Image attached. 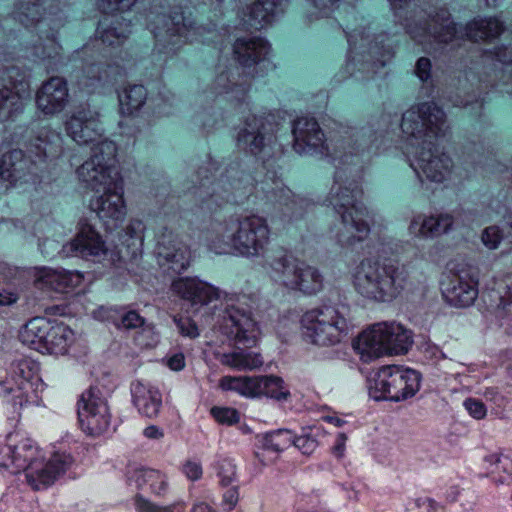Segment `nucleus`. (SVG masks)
Returning <instances> with one entry per match:
<instances>
[{"mask_svg": "<svg viewBox=\"0 0 512 512\" xmlns=\"http://www.w3.org/2000/svg\"><path fill=\"white\" fill-rule=\"evenodd\" d=\"M401 129L407 136V149L414 156L412 167L417 175L437 183L447 179L452 159L437 147V141L449 132L444 110L432 101L413 105L403 114Z\"/></svg>", "mask_w": 512, "mask_h": 512, "instance_id": "nucleus-1", "label": "nucleus"}, {"mask_svg": "<svg viewBox=\"0 0 512 512\" xmlns=\"http://www.w3.org/2000/svg\"><path fill=\"white\" fill-rule=\"evenodd\" d=\"M172 291L192 305H207L222 296L226 302L220 331L237 344L252 346L260 336V328L253 317L259 307L257 294L225 293L198 278H178L172 282Z\"/></svg>", "mask_w": 512, "mask_h": 512, "instance_id": "nucleus-2", "label": "nucleus"}, {"mask_svg": "<svg viewBox=\"0 0 512 512\" xmlns=\"http://www.w3.org/2000/svg\"><path fill=\"white\" fill-rule=\"evenodd\" d=\"M270 242L266 218L251 214L230 217L216 225L209 247L217 254H234L252 259L263 256Z\"/></svg>", "mask_w": 512, "mask_h": 512, "instance_id": "nucleus-3", "label": "nucleus"}, {"mask_svg": "<svg viewBox=\"0 0 512 512\" xmlns=\"http://www.w3.org/2000/svg\"><path fill=\"white\" fill-rule=\"evenodd\" d=\"M353 284L363 297L386 303L411 290L413 281L405 265L364 259L355 269Z\"/></svg>", "mask_w": 512, "mask_h": 512, "instance_id": "nucleus-4", "label": "nucleus"}, {"mask_svg": "<svg viewBox=\"0 0 512 512\" xmlns=\"http://www.w3.org/2000/svg\"><path fill=\"white\" fill-rule=\"evenodd\" d=\"M362 191L356 184L344 186L335 181L329 193V201L340 217L336 238L342 246L364 241L373 222L368 209L359 201Z\"/></svg>", "mask_w": 512, "mask_h": 512, "instance_id": "nucleus-5", "label": "nucleus"}, {"mask_svg": "<svg viewBox=\"0 0 512 512\" xmlns=\"http://www.w3.org/2000/svg\"><path fill=\"white\" fill-rule=\"evenodd\" d=\"M300 324L303 338L318 346L336 345L354 328L350 307L344 304L312 308L302 315Z\"/></svg>", "mask_w": 512, "mask_h": 512, "instance_id": "nucleus-6", "label": "nucleus"}, {"mask_svg": "<svg viewBox=\"0 0 512 512\" xmlns=\"http://www.w3.org/2000/svg\"><path fill=\"white\" fill-rule=\"evenodd\" d=\"M270 277L287 289L314 295L323 288L324 278L320 271L297 260L289 252L278 249L267 258Z\"/></svg>", "mask_w": 512, "mask_h": 512, "instance_id": "nucleus-7", "label": "nucleus"}, {"mask_svg": "<svg viewBox=\"0 0 512 512\" xmlns=\"http://www.w3.org/2000/svg\"><path fill=\"white\" fill-rule=\"evenodd\" d=\"M413 344L412 333L397 322H380L359 334L355 349L365 360L384 354H405Z\"/></svg>", "mask_w": 512, "mask_h": 512, "instance_id": "nucleus-8", "label": "nucleus"}, {"mask_svg": "<svg viewBox=\"0 0 512 512\" xmlns=\"http://www.w3.org/2000/svg\"><path fill=\"white\" fill-rule=\"evenodd\" d=\"M405 27L410 37L432 55L444 53L461 38L457 24L446 9H439L424 21L411 20Z\"/></svg>", "mask_w": 512, "mask_h": 512, "instance_id": "nucleus-9", "label": "nucleus"}, {"mask_svg": "<svg viewBox=\"0 0 512 512\" xmlns=\"http://www.w3.org/2000/svg\"><path fill=\"white\" fill-rule=\"evenodd\" d=\"M92 153L76 170L78 180L95 193L123 181L116 165L117 147L113 141H104L91 148Z\"/></svg>", "mask_w": 512, "mask_h": 512, "instance_id": "nucleus-10", "label": "nucleus"}, {"mask_svg": "<svg viewBox=\"0 0 512 512\" xmlns=\"http://www.w3.org/2000/svg\"><path fill=\"white\" fill-rule=\"evenodd\" d=\"M420 381L421 375L416 370L383 366L369 381V395L377 401H403L418 392Z\"/></svg>", "mask_w": 512, "mask_h": 512, "instance_id": "nucleus-11", "label": "nucleus"}, {"mask_svg": "<svg viewBox=\"0 0 512 512\" xmlns=\"http://www.w3.org/2000/svg\"><path fill=\"white\" fill-rule=\"evenodd\" d=\"M38 366L28 358H18L11 362L7 377L0 381V395L10 397L14 408H22L36 401L34 381Z\"/></svg>", "mask_w": 512, "mask_h": 512, "instance_id": "nucleus-12", "label": "nucleus"}, {"mask_svg": "<svg viewBox=\"0 0 512 512\" xmlns=\"http://www.w3.org/2000/svg\"><path fill=\"white\" fill-rule=\"evenodd\" d=\"M78 418L82 430L88 435L100 436L108 430L111 413L98 388H90L82 393L78 402Z\"/></svg>", "mask_w": 512, "mask_h": 512, "instance_id": "nucleus-13", "label": "nucleus"}, {"mask_svg": "<svg viewBox=\"0 0 512 512\" xmlns=\"http://www.w3.org/2000/svg\"><path fill=\"white\" fill-rule=\"evenodd\" d=\"M66 133L78 145L100 146L104 141V130L100 122V114L90 108L77 109L65 122Z\"/></svg>", "mask_w": 512, "mask_h": 512, "instance_id": "nucleus-14", "label": "nucleus"}, {"mask_svg": "<svg viewBox=\"0 0 512 512\" xmlns=\"http://www.w3.org/2000/svg\"><path fill=\"white\" fill-rule=\"evenodd\" d=\"M90 201L91 209L96 212L107 229L118 227L126 216L123 181L102 190Z\"/></svg>", "mask_w": 512, "mask_h": 512, "instance_id": "nucleus-15", "label": "nucleus"}, {"mask_svg": "<svg viewBox=\"0 0 512 512\" xmlns=\"http://www.w3.org/2000/svg\"><path fill=\"white\" fill-rule=\"evenodd\" d=\"M72 462V457L65 453H55L47 461L36 457L25 472L27 483L34 490L46 489L66 472Z\"/></svg>", "mask_w": 512, "mask_h": 512, "instance_id": "nucleus-16", "label": "nucleus"}, {"mask_svg": "<svg viewBox=\"0 0 512 512\" xmlns=\"http://www.w3.org/2000/svg\"><path fill=\"white\" fill-rule=\"evenodd\" d=\"M155 254L158 264L166 272L179 274L190 263L189 248L167 228L158 236Z\"/></svg>", "mask_w": 512, "mask_h": 512, "instance_id": "nucleus-17", "label": "nucleus"}, {"mask_svg": "<svg viewBox=\"0 0 512 512\" xmlns=\"http://www.w3.org/2000/svg\"><path fill=\"white\" fill-rule=\"evenodd\" d=\"M274 125L268 117L248 116L240 128L236 143L238 148L253 155H258L271 143Z\"/></svg>", "mask_w": 512, "mask_h": 512, "instance_id": "nucleus-18", "label": "nucleus"}, {"mask_svg": "<svg viewBox=\"0 0 512 512\" xmlns=\"http://www.w3.org/2000/svg\"><path fill=\"white\" fill-rule=\"evenodd\" d=\"M78 232L73 240L63 245L61 253L65 257L77 256L85 259H100L107 254V247L100 234L81 219Z\"/></svg>", "mask_w": 512, "mask_h": 512, "instance_id": "nucleus-19", "label": "nucleus"}, {"mask_svg": "<svg viewBox=\"0 0 512 512\" xmlns=\"http://www.w3.org/2000/svg\"><path fill=\"white\" fill-rule=\"evenodd\" d=\"M293 147L298 154L319 152L330 154L329 145L326 144L324 133L314 118L299 117L293 122Z\"/></svg>", "mask_w": 512, "mask_h": 512, "instance_id": "nucleus-20", "label": "nucleus"}, {"mask_svg": "<svg viewBox=\"0 0 512 512\" xmlns=\"http://www.w3.org/2000/svg\"><path fill=\"white\" fill-rule=\"evenodd\" d=\"M68 96L66 81L61 77H51L38 89L36 106L43 114L53 116L64 110Z\"/></svg>", "mask_w": 512, "mask_h": 512, "instance_id": "nucleus-21", "label": "nucleus"}, {"mask_svg": "<svg viewBox=\"0 0 512 512\" xmlns=\"http://www.w3.org/2000/svg\"><path fill=\"white\" fill-rule=\"evenodd\" d=\"M443 295L451 305L470 306L478 295L477 280L469 271L455 274L444 286Z\"/></svg>", "mask_w": 512, "mask_h": 512, "instance_id": "nucleus-22", "label": "nucleus"}, {"mask_svg": "<svg viewBox=\"0 0 512 512\" xmlns=\"http://www.w3.org/2000/svg\"><path fill=\"white\" fill-rule=\"evenodd\" d=\"M170 40L165 46L166 53L174 54L180 46L186 42L198 40L203 36L206 29L202 26H195L191 20L184 17L182 13H175L166 23Z\"/></svg>", "mask_w": 512, "mask_h": 512, "instance_id": "nucleus-23", "label": "nucleus"}, {"mask_svg": "<svg viewBox=\"0 0 512 512\" xmlns=\"http://www.w3.org/2000/svg\"><path fill=\"white\" fill-rule=\"evenodd\" d=\"M95 319L112 323L118 330L130 331L143 327L146 320L127 306H101L93 312Z\"/></svg>", "mask_w": 512, "mask_h": 512, "instance_id": "nucleus-24", "label": "nucleus"}, {"mask_svg": "<svg viewBox=\"0 0 512 512\" xmlns=\"http://www.w3.org/2000/svg\"><path fill=\"white\" fill-rule=\"evenodd\" d=\"M82 282V275L77 271L51 269L43 267L38 270L35 285L42 290L65 292L77 287Z\"/></svg>", "mask_w": 512, "mask_h": 512, "instance_id": "nucleus-25", "label": "nucleus"}, {"mask_svg": "<svg viewBox=\"0 0 512 512\" xmlns=\"http://www.w3.org/2000/svg\"><path fill=\"white\" fill-rule=\"evenodd\" d=\"M37 448L33 443L24 439L16 445H4L0 447V466L13 468V473L21 470L26 472L30 462L37 456Z\"/></svg>", "mask_w": 512, "mask_h": 512, "instance_id": "nucleus-26", "label": "nucleus"}, {"mask_svg": "<svg viewBox=\"0 0 512 512\" xmlns=\"http://www.w3.org/2000/svg\"><path fill=\"white\" fill-rule=\"evenodd\" d=\"M269 51V43L260 37L239 38L233 45L234 58L241 66L247 68L264 60Z\"/></svg>", "mask_w": 512, "mask_h": 512, "instance_id": "nucleus-27", "label": "nucleus"}, {"mask_svg": "<svg viewBox=\"0 0 512 512\" xmlns=\"http://www.w3.org/2000/svg\"><path fill=\"white\" fill-rule=\"evenodd\" d=\"M453 224V218L449 214L417 215L409 225V232L416 237H436L448 232Z\"/></svg>", "mask_w": 512, "mask_h": 512, "instance_id": "nucleus-28", "label": "nucleus"}, {"mask_svg": "<svg viewBox=\"0 0 512 512\" xmlns=\"http://www.w3.org/2000/svg\"><path fill=\"white\" fill-rule=\"evenodd\" d=\"M133 403L138 411L146 417H155L161 408L162 397L160 392L141 382H135L131 386Z\"/></svg>", "mask_w": 512, "mask_h": 512, "instance_id": "nucleus-29", "label": "nucleus"}, {"mask_svg": "<svg viewBox=\"0 0 512 512\" xmlns=\"http://www.w3.org/2000/svg\"><path fill=\"white\" fill-rule=\"evenodd\" d=\"M285 0H256L248 7L246 24L253 29H262L269 25L276 14L283 10Z\"/></svg>", "mask_w": 512, "mask_h": 512, "instance_id": "nucleus-30", "label": "nucleus"}, {"mask_svg": "<svg viewBox=\"0 0 512 512\" xmlns=\"http://www.w3.org/2000/svg\"><path fill=\"white\" fill-rule=\"evenodd\" d=\"M51 322L44 317L30 319L20 330L19 339L30 348L44 352Z\"/></svg>", "mask_w": 512, "mask_h": 512, "instance_id": "nucleus-31", "label": "nucleus"}, {"mask_svg": "<svg viewBox=\"0 0 512 512\" xmlns=\"http://www.w3.org/2000/svg\"><path fill=\"white\" fill-rule=\"evenodd\" d=\"M215 356L222 365L237 371L256 370L264 363L260 353L244 349H235L228 353H217Z\"/></svg>", "mask_w": 512, "mask_h": 512, "instance_id": "nucleus-32", "label": "nucleus"}, {"mask_svg": "<svg viewBox=\"0 0 512 512\" xmlns=\"http://www.w3.org/2000/svg\"><path fill=\"white\" fill-rule=\"evenodd\" d=\"M128 480L134 483L138 489L150 490L160 494L166 487L164 476L157 470L138 467L129 471Z\"/></svg>", "mask_w": 512, "mask_h": 512, "instance_id": "nucleus-33", "label": "nucleus"}, {"mask_svg": "<svg viewBox=\"0 0 512 512\" xmlns=\"http://www.w3.org/2000/svg\"><path fill=\"white\" fill-rule=\"evenodd\" d=\"M13 88L0 83V121L7 120L23 109V97L20 91H25V84L20 82Z\"/></svg>", "mask_w": 512, "mask_h": 512, "instance_id": "nucleus-34", "label": "nucleus"}, {"mask_svg": "<svg viewBox=\"0 0 512 512\" xmlns=\"http://www.w3.org/2000/svg\"><path fill=\"white\" fill-rule=\"evenodd\" d=\"M34 147L38 156L57 158L63 152V137L60 132L45 127L36 137Z\"/></svg>", "mask_w": 512, "mask_h": 512, "instance_id": "nucleus-35", "label": "nucleus"}, {"mask_svg": "<svg viewBox=\"0 0 512 512\" xmlns=\"http://www.w3.org/2000/svg\"><path fill=\"white\" fill-rule=\"evenodd\" d=\"M502 31V23L497 18L492 17L474 19L465 27V35L475 42L496 38Z\"/></svg>", "mask_w": 512, "mask_h": 512, "instance_id": "nucleus-36", "label": "nucleus"}, {"mask_svg": "<svg viewBox=\"0 0 512 512\" xmlns=\"http://www.w3.org/2000/svg\"><path fill=\"white\" fill-rule=\"evenodd\" d=\"M74 340L73 331L63 323L50 324L49 335L45 342L44 352L64 354Z\"/></svg>", "mask_w": 512, "mask_h": 512, "instance_id": "nucleus-37", "label": "nucleus"}, {"mask_svg": "<svg viewBox=\"0 0 512 512\" xmlns=\"http://www.w3.org/2000/svg\"><path fill=\"white\" fill-rule=\"evenodd\" d=\"M224 391H234L247 398H259L257 376H224L219 380Z\"/></svg>", "mask_w": 512, "mask_h": 512, "instance_id": "nucleus-38", "label": "nucleus"}, {"mask_svg": "<svg viewBox=\"0 0 512 512\" xmlns=\"http://www.w3.org/2000/svg\"><path fill=\"white\" fill-rule=\"evenodd\" d=\"M257 390L260 397H268L276 401H286L290 397V391L284 381L274 375L257 376Z\"/></svg>", "mask_w": 512, "mask_h": 512, "instance_id": "nucleus-39", "label": "nucleus"}, {"mask_svg": "<svg viewBox=\"0 0 512 512\" xmlns=\"http://www.w3.org/2000/svg\"><path fill=\"white\" fill-rule=\"evenodd\" d=\"M274 197L283 205V214L289 219H294L303 216L307 202L299 197L286 186H281L274 192Z\"/></svg>", "mask_w": 512, "mask_h": 512, "instance_id": "nucleus-40", "label": "nucleus"}, {"mask_svg": "<svg viewBox=\"0 0 512 512\" xmlns=\"http://www.w3.org/2000/svg\"><path fill=\"white\" fill-rule=\"evenodd\" d=\"M147 91L142 85H129L119 94V103L122 114L131 115L138 111L145 103Z\"/></svg>", "mask_w": 512, "mask_h": 512, "instance_id": "nucleus-41", "label": "nucleus"}, {"mask_svg": "<svg viewBox=\"0 0 512 512\" xmlns=\"http://www.w3.org/2000/svg\"><path fill=\"white\" fill-rule=\"evenodd\" d=\"M2 171L7 170L11 174V180L9 182H17L21 180L28 168V161L24 159L23 152L21 150H12L4 154L1 158Z\"/></svg>", "mask_w": 512, "mask_h": 512, "instance_id": "nucleus-42", "label": "nucleus"}, {"mask_svg": "<svg viewBox=\"0 0 512 512\" xmlns=\"http://www.w3.org/2000/svg\"><path fill=\"white\" fill-rule=\"evenodd\" d=\"M43 0H20L17 4V18L25 26H31L40 21L43 15Z\"/></svg>", "mask_w": 512, "mask_h": 512, "instance_id": "nucleus-43", "label": "nucleus"}, {"mask_svg": "<svg viewBox=\"0 0 512 512\" xmlns=\"http://www.w3.org/2000/svg\"><path fill=\"white\" fill-rule=\"evenodd\" d=\"M484 462L488 465V473L498 476L501 482L504 480L503 474L512 475V460L508 456L491 454L485 457Z\"/></svg>", "mask_w": 512, "mask_h": 512, "instance_id": "nucleus-44", "label": "nucleus"}, {"mask_svg": "<svg viewBox=\"0 0 512 512\" xmlns=\"http://www.w3.org/2000/svg\"><path fill=\"white\" fill-rule=\"evenodd\" d=\"M112 81V76L108 67L103 64H91L84 69L83 85L95 88L99 84H105Z\"/></svg>", "mask_w": 512, "mask_h": 512, "instance_id": "nucleus-45", "label": "nucleus"}, {"mask_svg": "<svg viewBox=\"0 0 512 512\" xmlns=\"http://www.w3.org/2000/svg\"><path fill=\"white\" fill-rule=\"evenodd\" d=\"M293 443V436L288 430H278L265 437L264 449L267 451L280 452Z\"/></svg>", "mask_w": 512, "mask_h": 512, "instance_id": "nucleus-46", "label": "nucleus"}, {"mask_svg": "<svg viewBox=\"0 0 512 512\" xmlns=\"http://www.w3.org/2000/svg\"><path fill=\"white\" fill-rule=\"evenodd\" d=\"M134 341L141 348H151L158 343V334L152 324L145 322L143 327L135 331Z\"/></svg>", "mask_w": 512, "mask_h": 512, "instance_id": "nucleus-47", "label": "nucleus"}, {"mask_svg": "<svg viewBox=\"0 0 512 512\" xmlns=\"http://www.w3.org/2000/svg\"><path fill=\"white\" fill-rule=\"evenodd\" d=\"M97 34L100 37L102 43L113 46L121 44L128 36L129 31L121 29L120 31L116 27L103 28L102 25L97 29Z\"/></svg>", "mask_w": 512, "mask_h": 512, "instance_id": "nucleus-48", "label": "nucleus"}, {"mask_svg": "<svg viewBox=\"0 0 512 512\" xmlns=\"http://www.w3.org/2000/svg\"><path fill=\"white\" fill-rule=\"evenodd\" d=\"M211 414L218 423L223 425H233L240 420L239 412L230 407H213Z\"/></svg>", "mask_w": 512, "mask_h": 512, "instance_id": "nucleus-49", "label": "nucleus"}, {"mask_svg": "<svg viewBox=\"0 0 512 512\" xmlns=\"http://www.w3.org/2000/svg\"><path fill=\"white\" fill-rule=\"evenodd\" d=\"M136 0H98V8L106 14L129 10Z\"/></svg>", "mask_w": 512, "mask_h": 512, "instance_id": "nucleus-50", "label": "nucleus"}, {"mask_svg": "<svg viewBox=\"0 0 512 512\" xmlns=\"http://www.w3.org/2000/svg\"><path fill=\"white\" fill-rule=\"evenodd\" d=\"M502 239V231L500 227L496 225L486 227L481 235V241L483 245L490 250L497 249Z\"/></svg>", "mask_w": 512, "mask_h": 512, "instance_id": "nucleus-51", "label": "nucleus"}, {"mask_svg": "<svg viewBox=\"0 0 512 512\" xmlns=\"http://www.w3.org/2000/svg\"><path fill=\"white\" fill-rule=\"evenodd\" d=\"M173 320L181 335L190 338H196L199 336L198 327L192 319L188 317L174 316Z\"/></svg>", "mask_w": 512, "mask_h": 512, "instance_id": "nucleus-52", "label": "nucleus"}, {"mask_svg": "<svg viewBox=\"0 0 512 512\" xmlns=\"http://www.w3.org/2000/svg\"><path fill=\"white\" fill-rule=\"evenodd\" d=\"M218 476L222 486L232 484L236 477L235 465L229 460H222L219 464Z\"/></svg>", "mask_w": 512, "mask_h": 512, "instance_id": "nucleus-53", "label": "nucleus"}, {"mask_svg": "<svg viewBox=\"0 0 512 512\" xmlns=\"http://www.w3.org/2000/svg\"><path fill=\"white\" fill-rule=\"evenodd\" d=\"M196 122L206 131L211 132L220 122V118L212 111H203L196 117Z\"/></svg>", "mask_w": 512, "mask_h": 512, "instance_id": "nucleus-54", "label": "nucleus"}, {"mask_svg": "<svg viewBox=\"0 0 512 512\" xmlns=\"http://www.w3.org/2000/svg\"><path fill=\"white\" fill-rule=\"evenodd\" d=\"M296 448H298L303 454L310 455L317 447V441L310 436H299L294 438L293 443Z\"/></svg>", "mask_w": 512, "mask_h": 512, "instance_id": "nucleus-55", "label": "nucleus"}, {"mask_svg": "<svg viewBox=\"0 0 512 512\" xmlns=\"http://www.w3.org/2000/svg\"><path fill=\"white\" fill-rule=\"evenodd\" d=\"M464 406L475 419H483L486 415V407L480 400L468 398L465 400Z\"/></svg>", "mask_w": 512, "mask_h": 512, "instance_id": "nucleus-56", "label": "nucleus"}, {"mask_svg": "<svg viewBox=\"0 0 512 512\" xmlns=\"http://www.w3.org/2000/svg\"><path fill=\"white\" fill-rule=\"evenodd\" d=\"M432 64L429 58L420 57L415 65V74L423 82L431 79Z\"/></svg>", "mask_w": 512, "mask_h": 512, "instance_id": "nucleus-57", "label": "nucleus"}, {"mask_svg": "<svg viewBox=\"0 0 512 512\" xmlns=\"http://www.w3.org/2000/svg\"><path fill=\"white\" fill-rule=\"evenodd\" d=\"M499 315H506L512 321V285L507 286L506 291L500 297L498 305Z\"/></svg>", "mask_w": 512, "mask_h": 512, "instance_id": "nucleus-58", "label": "nucleus"}, {"mask_svg": "<svg viewBox=\"0 0 512 512\" xmlns=\"http://www.w3.org/2000/svg\"><path fill=\"white\" fill-rule=\"evenodd\" d=\"M136 507L138 512H172V507H159L145 499L141 496L136 498Z\"/></svg>", "mask_w": 512, "mask_h": 512, "instance_id": "nucleus-59", "label": "nucleus"}, {"mask_svg": "<svg viewBox=\"0 0 512 512\" xmlns=\"http://www.w3.org/2000/svg\"><path fill=\"white\" fill-rule=\"evenodd\" d=\"M423 353L427 359L438 362L442 359L447 358V355L433 343H425L423 345Z\"/></svg>", "mask_w": 512, "mask_h": 512, "instance_id": "nucleus-60", "label": "nucleus"}, {"mask_svg": "<svg viewBox=\"0 0 512 512\" xmlns=\"http://www.w3.org/2000/svg\"><path fill=\"white\" fill-rule=\"evenodd\" d=\"M183 472L188 479L196 481L202 476L201 464L195 461H187L183 466Z\"/></svg>", "mask_w": 512, "mask_h": 512, "instance_id": "nucleus-61", "label": "nucleus"}, {"mask_svg": "<svg viewBox=\"0 0 512 512\" xmlns=\"http://www.w3.org/2000/svg\"><path fill=\"white\" fill-rule=\"evenodd\" d=\"M408 511L409 512H434L433 501L428 498L416 499L413 503L410 504Z\"/></svg>", "mask_w": 512, "mask_h": 512, "instance_id": "nucleus-62", "label": "nucleus"}, {"mask_svg": "<svg viewBox=\"0 0 512 512\" xmlns=\"http://www.w3.org/2000/svg\"><path fill=\"white\" fill-rule=\"evenodd\" d=\"M230 82L229 77L226 73L219 74L214 82V89L216 93L222 94V93H229V91H232L233 89L230 88L228 83Z\"/></svg>", "mask_w": 512, "mask_h": 512, "instance_id": "nucleus-63", "label": "nucleus"}, {"mask_svg": "<svg viewBox=\"0 0 512 512\" xmlns=\"http://www.w3.org/2000/svg\"><path fill=\"white\" fill-rule=\"evenodd\" d=\"M494 55L496 60L502 64L512 63V48L510 47H499L496 49Z\"/></svg>", "mask_w": 512, "mask_h": 512, "instance_id": "nucleus-64", "label": "nucleus"}]
</instances>
